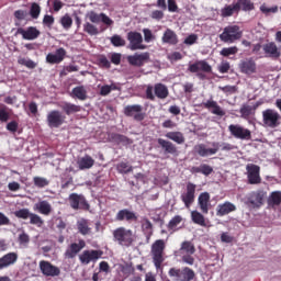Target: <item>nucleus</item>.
<instances>
[{"mask_svg": "<svg viewBox=\"0 0 281 281\" xmlns=\"http://www.w3.org/2000/svg\"><path fill=\"white\" fill-rule=\"evenodd\" d=\"M182 221L183 217H181V215H176L169 221L167 228L169 229V232H177V227Z\"/></svg>", "mask_w": 281, "mask_h": 281, "instance_id": "nucleus-50", "label": "nucleus"}, {"mask_svg": "<svg viewBox=\"0 0 281 281\" xmlns=\"http://www.w3.org/2000/svg\"><path fill=\"white\" fill-rule=\"evenodd\" d=\"M19 260V255L16 252H8L0 258V270L8 269L12 267Z\"/></svg>", "mask_w": 281, "mask_h": 281, "instance_id": "nucleus-31", "label": "nucleus"}, {"mask_svg": "<svg viewBox=\"0 0 281 281\" xmlns=\"http://www.w3.org/2000/svg\"><path fill=\"white\" fill-rule=\"evenodd\" d=\"M259 10L262 14H265V16H269V14H277L278 5L268 8L267 4H261Z\"/></svg>", "mask_w": 281, "mask_h": 281, "instance_id": "nucleus-55", "label": "nucleus"}, {"mask_svg": "<svg viewBox=\"0 0 281 281\" xmlns=\"http://www.w3.org/2000/svg\"><path fill=\"white\" fill-rule=\"evenodd\" d=\"M66 116L58 110H53L47 114L46 122L49 128H60L65 123Z\"/></svg>", "mask_w": 281, "mask_h": 281, "instance_id": "nucleus-13", "label": "nucleus"}, {"mask_svg": "<svg viewBox=\"0 0 281 281\" xmlns=\"http://www.w3.org/2000/svg\"><path fill=\"white\" fill-rule=\"evenodd\" d=\"M61 110L66 115H72V113H80V111H82V106L69 102H64L61 104Z\"/></svg>", "mask_w": 281, "mask_h": 281, "instance_id": "nucleus-40", "label": "nucleus"}, {"mask_svg": "<svg viewBox=\"0 0 281 281\" xmlns=\"http://www.w3.org/2000/svg\"><path fill=\"white\" fill-rule=\"evenodd\" d=\"M29 218H30L31 225H36L37 227H43L44 221L40 215H37L35 213H31Z\"/></svg>", "mask_w": 281, "mask_h": 281, "instance_id": "nucleus-59", "label": "nucleus"}, {"mask_svg": "<svg viewBox=\"0 0 281 281\" xmlns=\"http://www.w3.org/2000/svg\"><path fill=\"white\" fill-rule=\"evenodd\" d=\"M196 251V248L194 247V244L192 241H182L178 254L182 256V262H186V265H194V252Z\"/></svg>", "mask_w": 281, "mask_h": 281, "instance_id": "nucleus-6", "label": "nucleus"}, {"mask_svg": "<svg viewBox=\"0 0 281 281\" xmlns=\"http://www.w3.org/2000/svg\"><path fill=\"white\" fill-rule=\"evenodd\" d=\"M117 86L115 83L112 85H105L102 86L100 89V95H109V93H111L112 91H117Z\"/></svg>", "mask_w": 281, "mask_h": 281, "instance_id": "nucleus-57", "label": "nucleus"}, {"mask_svg": "<svg viewBox=\"0 0 281 281\" xmlns=\"http://www.w3.org/2000/svg\"><path fill=\"white\" fill-rule=\"evenodd\" d=\"M165 137L179 145L186 144V136H183V133L181 132H168Z\"/></svg>", "mask_w": 281, "mask_h": 281, "instance_id": "nucleus-41", "label": "nucleus"}, {"mask_svg": "<svg viewBox=\"0 0 281 281\" xmlns=\"http://www.w3.org/2000/svg\"><path fill=\"white\" fill-rule=\"evenodd\" d=\"M120 269L126 278L135 276V266H133V262H125L120 266Z\"/></svg>", "mask_w": 281, "mask_h": 281, "instance_id": "nucleus-45", "label": "nucleus"}, {"mask_svg": "<svg viewBox=\"0 0 281 281\" xmlns=\"http://www.w3.org/2000/svg\"><path fill=\"white\" fill-rule=\"evenodd\" d=\"M33 183L36 188H47V186H49V180L43 177H34Z\"/></svg>", "mask_w": 281, "mask_h": 281, "instance_id": "nucleus-54", "label": "nucleus"}, {"mask_svg": "<svg viewBox=\"0 0 281 281\" xmlns=\"http://www.w3.org/2000/svg\"><path fill=\"white\" fill-rule=\"evenodd\" d=\"M30 15L33 19H38V16H41V5L36 2H33L31 4V9H30Z\"/></svg>", "mask_w": 281, "mask_h": 281, "instance_id": "nucleus-60", "label": "nucleus"}, {"mask_svg": "<svg viewBox=\"0 0 281 281\" xmlns=\"http://www.w3.org/2000/svg\"><path fill=\"white\" fill-rule=\"evenodd\" d=\"M196 184L192 182L187 183V191L180 195L182 203H184L186 207H190L192 203H194V199L196 198Z\"/></svg>", "mask_w": 281, "mask_h": 281, "instance_id": "nucleus-18", "label": "nucleus"}, {"mask_svg": "<svg viewBox=\"0 0 281 281\" xmlns=\"http://www.w3.org/2000/svg\"><path fill=\"white\" fill-rule=\"evenodd\" d=\"M238 69L244 76H254L258 71V65L254 57H247L239 61Z\"/></svg>", "mask_w": 281, "mask_h": 281, "instance_id": "nucleus-10", "label": "nucleus"}, {"mask_svg": "<svg viewBox=\"0 0 281 281\" xmlns=\"http://www.w3.org/2000/svg\"><path fill=\"white\" fill-rule=\"evenodd\" d=\"M198 205L202 212V214H209L210 213V193L209 192H202L200 193L198 198Z\"/></svg>", "mask_w": 281, "mask_h": 281, "instance_id": "nucleus-33", "label": "nucleus"}, {"mask_svg": "<svg viewBox=\"0 0 281 281\" xmlns=\"http://www.w3.org/2000/svg\"><path fill=\"white\" fill-rule=\"evenodd\" d=\"M239 113L244 120H249L254 115V108L251 105L243 104Z\"/></svg>", "mask_w": 281, "mask_h": 281, "instance_id": "nucleus-51", "label": "nucleus"}, {"mask_svg": "<svg viewBox=\"0 0 281 281\" xmlns=\"http://www.w3.org/2000/svg\"><path fill=\"white\" fill-rule=\"evenodd\" d=\"M145 93H146L147 100H151V102H154L155 95L159 100H166V98L170 95V91H168V87L164 83H156L154 87L147 86Z\"/></svg>", "mask_w": 281, "mask_h": 281, "instance_id": "nucleus-4", "label": "nucleus"}, {"mask_svg": "<svg viewBox=\"0 0 281 281\" xmlns=\"http://www.w3.org/2000/svg\"><path fill=\"white\" fill-rule=\"evenodd\" d=\"M70 207L72 210H86L89 211L91 205H89V202H87V198L82 194L78 193H71L68 198Z\"/></svg>", "mask_w": 281, "mask_h": 281, "instance_id": "nucleus-11", "label": "nucleus"}, {"mask_svg": "<svg viewBox=\"0 0 281 281\" xmlns=\"http://www.w3.org/2000/svg\"><path fill=\"white\" fill-rule=\"evenodd\" d=\"M86 247L87 243L85 241V239H79L78 243H72L68 246L64 256L68 260H74V258H76L78 254H80V251H82V249H85Z\"/></svg>", "mask_w": 281, "mask_h": 281, "instance_id": "nucleus-19", "label": "nucleus"}, {"mask_svg": "<svg viewBox=\"0 0 281 281\" xmlns=\"http://www.w3.org/2000/svg\"><path fill=\"white\" fill-rule=\"evenodd\" d=\"M97 61L99 67H102L103 69H111V63L109 61L106 55H99L97 57Z\"/></svg>", "mask_w": 281, "mask_h": 281, "instance_id": "nucleus-53", "label": "nucleus"}, {"mask_svg": "<svg viewBox=\"0 0 281 281\" xmlns=\"http://www.w3.org/2000/svg\"><path fill=\"white\" fill-rule=\"evenodd\" d=\"M246 170H247L248 183L250 186H258L262 183V178L260 177V166L248 164L246 166Z\"/></svg>", "mask_w": 281, "mask_h": 281, "instance_id": "nucleus-12", "label": "nucleus"}, {"mask_svg": "<svg viewBox=\"0 0 281 281\" xmlns=\"http://www.w3.org/2000/svg\"><path fill=\"white\" fill-rule=\"evenodd\" d=\"M262 49L266 56H268L269 58H273L274 60H278V58H280L281 56V50L276 42L265 44Z\"/></svg>", "mask_w": 281, "mask_h": 281, "instance_id": "nucleus-28", "label": "nucleus"}, {"mask_svg": "<svg viewBox=\"0 0 281 281\" xmlns=\"http://www.w3.org/2000/svg\"><path fill=\"white\" fill-rule=\"evenodd\" d=\"M169 278H172L175 281H192L194 280V270L189 267L186 268H170L168 271Z\"/></svg>", "mask_w": 281, "mask_h": 281, "instance_id": "nucleus-5", "label": "nucleus"}, {"mask_svg": "<svg viewBox=\"0 0 281 281\" xmlns=\"http://www.w3.org/2000/svg\"><path fill=\"white\" fill-rule=\"evenodd\" d=\"M150 256L156 269H160L166 260V240L157 239L151 244Z\"/></svg>", "mask_w": 281, "mask_h": 281, "instance_id": "nucleus-1", "label": "nucleus"}, {"mask_svg": "<svg viewBox=\"0 0 281 281\" xmlns=\"http://www.w3.org/2000/svg\"><path fill=\"white\" fill-rule=\"evenodd\" d=\"M265 196H267L265 190L252 191L247 196V203L248 205H251V207H262L265 204Z\"/></svg>", "mask_w": 281, "mask_h": 281, "instance_id": "nucleus-16", "label": "nucleus"}, {"mask_svg": "<svg viewBox=\"0 0 281 281\" xmlns=\"http://www.w3.org/2000/svg\"><path fill=\"white\" fill-rule=\"evenodd\" d=\"M157 143L158 146H160V148L164 150L165 155H179V149L177 148V145H175L172 142L164 138H158Z\"/></svg>", "mask_w": 281, "mask_h": 281, "instance_id": "nucleus-27", "label": "nucleus"}, {"mask_svg": "<svg viewBox=\"0 0 281 281\" xmlns=\"http://www.w3.org/2000/svg\"><path fill=\"white\" fill-rule=\"evenodd\" d=\"M234 14H238V7H236V3L225 4V7L221 9L220 13L222 19H228L229 16H234Z\"/></svg>", "mask_w": 281, "mask_h": 281, "instance_id": "nucleus-39", "label": "nucleus"}, {"mask_svg": "<svg viewBox=\"0 0 281 281\" xmlns=\"http://www.w3.org/2000/svg\"><path fill=\"white\" fill-rule=\"evenodd\" d=\"M77 229L81 236H91L93 229L91 228V222L87 218H80L77 221Z\"/></svg>", "mask_w": 281, "mask_h": 281, "instance_id": "nucleus-32", "label": "nucleus"}, {"mask_svg": "<svg viewBox=\"0 0 281 281\" xmlns=\"http://www.w3.org/2000/svg\"><path fill=\"white\" fill-rule=\"evenodd\" d=\"M144 106L140 104L126 105L123 113L126 117H133L135 122H144L146 120V113L143 112Z\"/></svg>", "mask_w": 281, "mask_h": 281, "instance_id": "nucleus-9", "label": "nucleus"}, {"mask_svg": "<svg viewBox=\"0 0 281 281\" xmlns=\"http://www.w3.org/2000/svg\"><path fill=\"white\" fill-rule=\"evenodd\" d=\"M110 41L114 47H124V45H126V40L122 38L120 35H113Z\"/></svg>", "mask_w": 281, "mask_h": 281, "instance_id": "nucleus-56", "label": "nucleus"}, {"mask_svg": "<svg viewBox=\"0 0 281 281\" xmlns=\"http://www.w3.org/2000/svg\"><path fill=\"white\" fill-rule=\"evenodd\" d=\"M110 60H111L112 65H120V63H122V54L111 53Z\"/></svg>", "mask_w": 281, "mask_h": 281, "instance_id": "nucleus-63", "label": "nucleus"}, {"mask_svg": "<svg viewBox=\"0 0 281 281\" xmlns=\"http://www.w3.org/2000/svg\"><path fill=\"white\" fill-rule=\"evenodd\" d=\"M268 205L270 207H278V205H281V191H273L270 193Z\"/></svg>", "mask_w": 281, "mask_h": 281, "instance_id": "nucleus-42", "label": "nucleus"}, {"mask_svg": "<svg viewBox=\"0 0 281 281\" xmlns=\"http://www.w3.org/2000/svg\"><path fill=\"white\" fill-rule=\"evenodd\" d=\"M238 54V46L224 47L220 52V56L229 58V56H236Z\"/></svg>", "mask_w": 281, "mask_h": 281, "instance_id": "nucleus-49", "label": "nucleus"}, {"mask_svg": "<svg viewBox=\"0 0 281 281\" xmlns=\"http://www.w3.org/2000/svg\"><path fill=\"white\" fill-rule=\"evenodd\" d=\"M191 218L195 225H201V227H205V216L201 214L199 211L191 212Z\"/></svg>", "mask_w": 281, "mask_h": 281, "instance_id": "nucleus-48", "label": "nucleus"}, {"mask_svg": "<svg viewBox=\"0 0 281 281\" xmlns=\"http://www.w3.org/2000/svg\"><path fill=\"white\" fill-rule=\"evenodd\" d=\"M113 238L121 247H132L136 240L135 233L131 228L124 226L117 227L113 231Z\"/></svg>", "mask_w": 281, "mask_h": 281, "instance_id": "nucleus-2", "label": "nucleus"}, {"mask_svg": "<svg viewBox=\"0 0 281 281\" xmlns=\"http://www.w3.org/2000/svg\"><path fill=\"white\" fill-rule=\"evenodd\" d=\"M66 56H67V50L60 47L56 49L55 54L49 53L46 56V63H48L49 65H60V63L65 60Z\"/></svg>", "mask_w": 281, "mask_h": 281, "instance_id": "nucleus-25", "label": "nucleus"}, {"mask_svg": "<svg viewBox=\"0 0 281 281\" xmlns=\"http://www.w3.org/2000/svg\"><path fill=\"white\" fill-rule=\"evenodd\" d=\"M18 34H21L24 41H36L41 36V31L36 26L20 27L18 29Z\"/></svg>", "mask_w": 281, "mask_h": 281, "instance_id": "nucleus-24", "label": "nucleus"}, {"mask_svg": "<svg viewBox=\"0 0 281 281\" xmlns=\"http://www.w3.org/2000/svg\"><path fill=\"white\" fill-rule=\"evenodd\" d=\"M111 142H114V144H130L131 139L126 137L125 135L112 133L110 136Z\"/></svg>", "mask_w": 281, "mask_h": 281, "instance_id": "nucleus-47", "label": "nucleus"}, {"mask_svg": "<svg viewBox=\"0 0 281 281\" xmlns=\"http://www.w3.org/2000/svg\"><path fill=\"white\" fill-rule=\"evenodd\" d=\"M72 98L85 101L87 99V89L85 86L75 87L72 89Z\"/></svg>", "mask_w": 281, "mask_h": 281, "instance_id": "nucleus-43", "label": "nucleus"}, {"mask_svg": "<svg viewBox=\"0 0 281 281\" xmlns=\"http://www.w3.org/2000/svg\"><path fill=\"white\" fill-rule=\"evenodd\" d=\"M199 41V35L198 34H190L184 38V45H194Z\"/></svg>", "mask_w": 281, "mask_h": 281, "instance_id": "nucleus-64", "label": "nucleus"}, {"mask_svg": "<svg viewBox=\"0 0 281 281\" xmlns=\"http://www.w3.org/2000/svg\"><path fill=\"white\" fill-rule=\"evenodd\" d=\"M213 147H207V145L201 143L198 144L193 147V150L195 153V155H198L199 157H210L212 155H216V153H218V150H221V143L218 142H213L212 143Z\"/></svg>", "mask_w": 281, "mask_h": 281, "instance_id": "nucleus-8", "label": "nucleus"}, {"mask_svg": "<svg viewBox=\"0 0 281 281\" xmlns=\"http://www.w3.org/2000/svg\"><path fill=\"white\" fill-rule=\"evenodd\" d=\"M35 212L43 214L44 216H49L52 214V204L47 200H42L34 205Z\"/></svg>", "mask_w": 281, "mask_h": 281, "instance_id": "nucleus-36", "label": "nucleus"}, {"mask_svg": "<svg viewBox=\"0 0 281 281\" xmlns=\"http://www.w3.org/2000/svg\"><path fill=\"white\" fill-rule=\"evenodd\" d=\"M237 12H251L256 10V4L251 0H237L235 3Z\"/></svg>", "mask_w": 281, "mask_h": 281, "instance_id": "nucleus-37", "label": "nucleus"}, {"mask_svg": "<svg viewBox=\"0 0 281 281\" xmlns=\"http://www.w3.org/2000/svg\"><path fill=\"white\" fill-rule=\"evenodd\" d=\"M127 41L130 42V49L132 52H135L137 49H146V45H143L144 37L142 36V33L131 31L127 33Z\"/></svg>", "mask_w": 281, "mask_h": 281, "instance_id": "nucleus-15", "label": "nucleus"}, {"mask_svg": "<svg viewBox=\"0 0 281 281\" xmlns=\"http://www.w3.org/2000/svg\"><path fill=\"white\" fill-rule=\"evenodd\" d=\"M202 106H204V109H207L213 115H217L218 117H223L225 115V111L223 110V108H221V105H218V102L214 100H207L203 102Z\"/></svg>", "mask_w": 281, "mask_h": 281, "instance_id": "nucleus-29", "label": "nucleus"}, {"mask_svg": "<svg viewBox=\"0 0 281 281\" xmlns=\"http://www.w3.org/2000/svg\"><path fill=\"white\" fill-rule=\"evenodd\" d=\"M228 131L231 135L236 139H246V140L251 139V131L243 127L241 125L231 124L228 126Z\"/></svg>", "mask_w": 281, "mask_h": 281, "instance_id": "nucleus-14", "label": "nucleus"}, {"mask_svg": "<svg viewBox=\"0 0 281 281\" xmlns=\"http://www.w3.org/2000/svg\"><path fill=\"white\" fill-rule=\"evenodd\" d=\"M161 41L167 45H177L179 43V36L172 29H167L162 34Z\"/></svg>", "mask_w": 281, "mask_h": 281, "instance_id": "nucleus-35", "label": "nucleus"}, {"mask_svg": "<svg viewBox=\"0 0 281 281\" xmlns=\"http://www.w3.org/2000/svg\"><path fill=\"white\" fill-rule=\"evenodd\" d=\"M77 166L79 170H91V167L95 166V160L90 155H85L78 158Z\"/></svg>", "mask_w": 281, "mask_h": 281, "instance_id": "nucleus-34", "label": "nucleus"}, {"mask_svg": "<svg viewBox=\"0 0 281 281\" xmlns=\"http://www.w3.org/2000/svg\"><path fill=\"white\" fill-rule=\"evenodd\" d=\"M188 71H190V74H199V71L212 74V66L205 60H198L189 65Z\"/></svg>", "mask_w": 281, "mask_h": 281, "instance_id": "nucleus-26", "label": "nucleus"}, {"mask_svg": "<svg viewBox=\"0 0 281 281\" xmlns=\"http://www.w3.org/2000/svg\"><path fill=\"white\" fill-rule=\"evenodd\" d=\"M40 271L46 278H56L60 276V268L52 265L49 261L42 260L40 261Z\"/></svg>", "mask_w": 281, "mask_h": 281, "instance_id": "nucleus-21", "label": "nucleus"}, {"mask_svg": "<svg viewBox=\"0 0 281 281\" xmlns=\"http://www.w3.org/2000/svg\"><path fill=\"white\" fill-rule=\"evenodd\" d=\"M19 65H23L24 67H27V69H36V63H34V60L32 59H25V58H21L19 59Z\"/></svg>", "mask_w": 281, "mask_h": 281, "instance_id": "nucleus-62", "label": "nucleus"}, {"mask_svg": "<svg viewBox=\"0 0 281 281\" xmlns=\"http://www.w3.org/2000/svg\"><path fill=\"white\" fill-rule=\"evenodd\" d=\"M148 60H150V53L148 52L127 56V63L132 67H144Z\"/></svg>", "mask_w": 281, "mask_h": 281, "instance_id": "nucleus-17", "label": "nucleus"}, {"mask_svg": "<svg viewBox=\"0 0 281 281\" xmlns=\"http://www.w3.org/2000/svg\"><path fill=\"white\" fill-rule=\"evenodd\" d=\"M190 172L192 175H204V177H210L214 172V168L207 164H202L199 167H191Z\"/></svg>", "mask_w": 281, "mask_h": 281, "instance_id": "nucleus-38", "label": "nucleus"}, {"mask_svg": "<svg viewBox=\"0 0 281 281\" xmlns=\"http://www.w3.org/2000/svg\"><path fill=\"white\" fill-rule=\"evenodd\" d=\"M243 38V31L238 25L225 26L223 32L220 34V40L222 43H236Z\"/></svg>", "mask_w": 281, "mask_h": 281, "instance_id": "nucleus-3", "label": "nucleus"}, {"mask_svg": "<svg viewBox=\"0 0 281 281\" xmlns=\"http://www.w3.org/2000/svg\"><path fill=\"white\" fill-rule=\"evenodd\" d=\"M83 32H86V34H89V36H98V34H100V30H98V26H95V24H92L91 22H86L83 24Z\"/></svg>", "mask_w": 281, "mask_h": 281, "instance_id": "nucleus-46", "label": "nucleus"}, {"mask_svg": "<svg viewBox=\"0 0 281 281\" xmlns=\"http://www.w3.org/2000/svg\"><path fill=\"white\" fill-rule=\"evenodd\" d=\"M31 215H32V212H30V209H21L14 212V216H16V218H23V221H27V218Z\"/></svg>", "mask_w": 281, "mask_h": 281, "instance_id": "nucleus-58", "label": "nucleus"}, {"mask_svg": "<svg viewBox=\"0 0 281 281\" xmlns=\"http://www.w3.org/2000/svg\"><path fill=\"white\" fill-rule=\"evenodd\" d=\"M60 24L64 30H69L71 25H74V20L71 19V16H69V14H66L60 19Z\"/></svg>", "mask_w": 281, "mask_h": 281, "instance_id": "nucleus-61", "label": "nucleus"}, {"mask_svg": "<svg viewBox=\"0 0 281 281\" xmlns=\"http://www.w3.org/2000/svg\"><path fill=\"white\" fill-rule=\"evenodd\" d=\"M102 250H83L81 255H79V261L81 265H90L91 262H95L102 258Z\"/></svg>", "mask_w": 281, "mask_h": 281, "instance_id": "nucleus-22", "label": "nucleus"}, {"mask_svg": "<svg viewBox=\"0 0 281 281\" xmlns=\"http://www.w3.org/2000/svg\"><path fill=\"white\" fill-rule=\"evenodd\" d=\"M142 229L146 236V239L150 240V237L153 236V223L150 222V220H143Z\"/></svg>", "mask_w": 281, "mask_h": 281, "instance_id": "nucleus-44", "label": "nucleus"}, {"mask_svg": "<svg viewBox=\"0 0 281 281\" xmlns=\"http://www.w3.org/2000/svg\"><path fill=\"white\" fill-rule=\"evenodd\" d=\"M114 220L117 223H137L138 217L136 212H133L128 209H122L116 213Z\"/></svg>", "mask_w": 281, "mask_h": 281, "instance_id": "nucleus-20", "label": "nucleus"}, {"mask_svg": "<svg viewBox=\"0 0 281 281\" xmlns=\"http://www.w3.org/2000/svg\"><path fill=\"white\" fill-rule=\"evenodd\" d=\"M116 170L120 175H128V172H133V166L128 165V162L121 161L116 165Z\"/></svg>", "mask_w": 281, "mask_h": 281, "instance_id": "nucleus-52", "label": "nucleus"}, {"mask_svg": "<svg viewBox=\"0 0 281 281\" xmlns=\"http://www.w3.org/2000/svg\"><path fill=\"white\" fill-rule=\"evenodd\" d=\"M88 19L92 23H103L106 27H111L113 25V20L106 15V13H97L95 11H90L88 13Z\"/></svg>", "mask_w": 281, "mask_h": 281, "instance_id": "nucleus-23", "label": "nucleus"}, {"mask_svg": "<svg viewBox=\"0 0 281 281\" xmlns=\"http://www.w3.org/2000/svg\"><path fill=\"white\" fill-rule=\"evenodd\" d=\"M232 212H236V204L229 201L221 203L216 207V216H227V214H232Z\"/></svg>", "mask_w": 281, "mask_h": 281, "instance_id": "nucleus-30", "label": "nucleus"}, {"mask_svg": "<svg viewBox=\"0 0 281 281\" xmlns=\"http://www.w3.org/2000/svg\"><path fill=\"white\" fill-rule=\"evenodd\" d=\"M280 113L273 109L262 111V122L267 128H278L280 126Z\"/></svg>", "mask_w": 281, "mask_h": 281, "instance_id": "nucleus-7", "label": "nucleus"}]
</instances>
